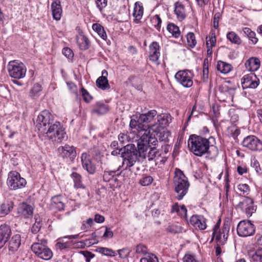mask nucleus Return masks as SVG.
<instances>
[{
	"label": "nucleus",
	"mask_w": 262,
	"mask_h": 262,
	"mask_svg": "<svg viewBox=\"0 0 262 262\" xmlns=\"http://www.w3.org/2000/svg\"><path fill=\"white\" fill-rule=\"evenodd\" d=\"M156 142L157 139L155 137L144 133L138 140L137 149L134 144L125 146L122 157L124 164L126 165V168L133 166L137 161H140V158L145 159L147 148L150 144H155Z\"/></svg>",
	"instance_id": "f257e3e1"
},
{
	"label": "nucleus",
	"mask_w": 262,
	"mask_h": 262,
	"mask_svg": "<svg viewBox=\"0 0 262 262\" xmlns=\"http://www.w3.org/2000/svg\"><path fill=\"white\" fill-rule=\"evenodd\" d=\"M215 139L210 137L208 139L196 135H191L188 140V145L190 151L195 156L201 157L209 154L213 157L218 154V149L213 146Z\"/></svg>",
	"instance_id": "f03ea898"
},
{
	"label": "nucleus",
	"mask_w": 262,
	"mask_h": 262,
	"mask_svg": "<svg viewBox=\"0 0 262 262\" xmlns=\"http://www.w3.org/2000/svg\"><path fill=\"white\" fill-rule=\"evenodd\" d=\"M157 112L155 110L148 111L147 113L140 114L139 116H133L131 118L129 126L133 129H136L138 131H145L149 130L154 132L156 123L155 117Z\"/></svg>",
	"instance_id": "7ed1b4c3"
},
{
	"label": "nucleus",
	"mask_w": 262,
	"mask_h": 262,
	"mask_svg": "<svg viewBox=\"0 0 262 262\" xmlns=\"http://www.w3.org/2000/svg\"><path fill=\"white\" fill-rule=\"evenodd\" d=\"M173 186L177 194V199L178 200H182L188 191L190 183L183 172L179 169H176L173 178Z\"/></svg>",
	"instance_id": "20e7f679"
},
{
	"label": "nucleus",
	"mask_w": 262,
	"mask_h": 262,
	"mask_svg": "<svg viewBox=\"0 0 262 262\" xmlns=\"http://www.w3.org/2000/svg\"><path fill=\"white\" fill-rule=\"evenodd\" d=\"M37 242L31 246L33 252L39 258L45 260H48L53 257V252L47 246V240L45 238H39V235L36 237Z\"/></svg>",
	"instance_id": "39448f33"
},
{
	"label": "nucleus",
	"mask_w": 262,
	"mask_h": 262,
	"mask_svg": "<svg viewBox=\"0 0 262 262\" xmlns=\"http://www.w3.org/2000/svg\"><path fill=\"white\" fill-rule=\"evenodd\" d=\"M43 135L53 142L59 143L66 140L68 138L64 128L58 121H55Z\"/></svg>",
	"instance_id": "423d86ee"
},
{
	"label": "nucleus",
	"mask_w": 262,
	"mask_h": 262,
	"mask_svg": "<svg viewBox=\"0 0 262 262\" xmlns=\"http://www.w3.org/2000/svg\"><path fill=\"white\" fill-rule=\"evenodd\" d=\"M54 123L51 114L48 111L44 110L37 117L36 126L39 133L43 135Z\"/></svg>",
	"instance_id": "0eeeda50"
},
{
	"label": "nucleus",
	"mask_w": 262,
	"mask_h": 262,
	"mask_svg": "<svg viewBox=\"0 0 262 262\" xmlns=\"http://www.w3.org/2000/svg\"><path fill=\"white\" fill-rule=\"evenodd\" d=\"M7 69L10 76L14 79H19L25 77L27 69L23 63L14 60L9 62Z\"/></svg>",
	"instance_id": "6e6552de"
},
{
	"label": "nucleus",
	"mask_w": 262,
	"mask_h": 262,
	"mask_svg": "<svg viewBox=\"0 0 262 262\" xmlns=\"http://www.w3.org/2000/svg\"><path fill=\"white\" fill-rule=\"evenodd\" d=\"M7 183L10 189L16 190L25 187L26 181L25 179L20 177L18 172L12 171L8 174Z\"/></svg>",
	"instance_id": "1a4fd4ad"
},
{
	"label": "nucleus",
	"mask_w": 262,
	"mask_h": 262,
	"mask_svg": "<svg viewBox=\"0 0 262 262\" xmlns=\"http://www.w3.org/2000/svg\"><path fill=\"white\" fill-rule=\"evenodd\" d=\"M219 224L217 223L214 225L212 234L213 238L215 237L217 242L223 244L228 238L230 223L229 221L224 222L222 230L218 231L220 227Z\"/></svg>",
	"instance_id": "9d476101"
},
{
	"label": "nucleus",
	"mask_w": 262,
	"mask_h": 262,
	"mask_svg": "<svg viewBox=\"0 0 262 262\" xmlns=\"http://www.w3.org/2000/svg\"><path fill=\"white\" fill-rule=\"evenodd\" d=\"M193 73L188 70L178 71L175 75L177 81L185 88H190L193 85Z\"/></svg>",
	"instance_id": "9b49d317"
},
{
	"label": "nucleus",
	"mask_w": 262,
	"mask_h": 262,
	"mask_svg": "<svg viewBox=\"0 0 262 262\" xmlns=\"http://www.w3.org/2000/svg\"><path fill=\"white\" fill-rule=\"evenodd\" d=\"M254 232V225L249 221H242L237 226V233L240 236H249L252 235Z\"/></svg>",
	"instance_id": "f8f14e48"
},
{
	"label": "nucleus",
	"mask_w": 262,
	"mask_h": 262,
	"mask_svg": "<svg viewBox=\"0 0 262 262\" xmlns=\"http://www.w3.org/2000/svg\"><path fill=\"white\" fill-rule=\"evenodd\" d=\"M242 145L252 151L262 150V142L255 136L245 137L242 142Z\"/></svg>",
	"instance_id": "ddd939ff"
},
{
	"label": "nucleus",
	"mask_w": 262,
	"mask_h": 262,
	"mask_svg": "<svg viewBox=\"0 0 262 262\" xmlns=\"http://www.w3.org/2000/svg\"><path fill=\"white\" fill-rule=\"evenodd\" d=\"M253 200L250 198H245L238 205L242 211L244 212L248 217L251 216L255 212L256 207L253 204Z\"/></svg>",
	"instance_id": "4468645a"
},
{
	"label": "nucleus",
	"mask_w": 262,
	"mask_h": 262,
	"mask_svg": "<svg viewBox=\"0 0 262 262\" xmlns=\"http://www.w3.org/2000/svg\"><path fill=\"white\" fill-rule=\"evenodd\" d=\"M156 123L155 124V127L154 132H159L166 126H167L172 120V118L170 114L164 113L160 115H157Z\"/></svg>",
	"instance_id": "2eb2a0df"
},
{
	"label": "nucleus",
	"mask_w": 262,
	"mask_h": 262,
	"mask_svg": "<svg viewBox=\"0 0 262 262\" xmlns=\"http://www.w3.org/2000/svg\"><path fill=\"white\" fill-rule=\"evenodd\" d=\"M259 82V79L253 73L244 75L242 79V85L243 89H255L258 85Z\"/></svg>",
	"instance_id": "dca6fc26"
},
{
	"label": "nucleus",
	"mask_w": 262,
	"mask_h": 262,
	"mask_svg": "<svg viewBox=\"0 0 262 262\" xmlns=\"http://www.w3.org/2000/svg\"><path fill=\"white\" fill-rule=\"evenodd\" d=\"M149 60L157 65L160 64L159 57L160 56V46L157 41H153L149 46Z\"/></svg>",
	"instance_id": "f3484780"
},
{
	"label": "nucleus",
	"mask_w": 262,
	"mask_h": 262,
	"mask_svg": "<svg viewBox=\"0 0 262 262\" xmlns=\"http://www.w3.org/2000/svg\"><path fill=\"white\" fill-rule=\"evenodd\" d=\"M10 227L6 224L0 226V249L3 248L11 235Z\"/></svg>",
	"instance_id": "a211bd4d"
},
{
	"label": "nucleus",
	"mask_w": 262,
	"mask_h": 262,
	"mask_svg": "<svg viewBox=\"0 0 262 262\" xmlns=\"http://www.w3.org/2000/svg\"><path fill=\"white\" fill-rule=\"evenodd\" d=\"M58 152L63 158H70L73 160L76 156V152L73 146L65 145L58 148Z\"/></svg>",
	"instance_id": "6ab92c4d"
},
{
	"label": "nucleus",
	"mask_w": 262,
	"mask_h": 262,
	"mask_svg": "<svg viewBox=\"0 0 262 262\" xmlns=\"http://www.w3.org/2000/svg\"><path fill=\"white\" fill-rule=\"evenodd\" d=\"M158 143V140L155 144H150L147 148L146 157L149 161H154L156 163L157 161L161 157V153L156 147V145ZM157 165V163H155Z\"/></svg>",
	"instance_id": "aec40b11"
},
{
	"label": "nucleus",
	"mask_w": 262,
	"mask_h": 262,
	"mask_svg": "<svg viewBox=\"0 0 262 262\" xmlns=\"http://www.w3.org/2000/svg\"><path fill=\"white\" fill-rule=\"evenodd\" d=\"M82 165L89 173L93 174L96 171L95 166L92 163L90 156L86 153H83L81 157Z\"/></svg>",
	"instance_id": "412c9836"
},
{
	"label": "nucleus",
	"mask_w": 262,
	"mask_h": 262,
	"mask_svg": "<svg viewBox=\"0 0 262 262\" xmlns=\"http://www.w3.org/2000/svg\"><path fill=\"white\" fill-rule=\"evenodd\" d=\"M33 207L26 203L19 204L18 208V213L24 218L31 217L33 214Z\"/></svg>",
	"instance_id": "4be33fe9"
},
{
	"label": "nucleus",
	"mask_w": 262,
	"mask_h": 262,
	"mask_svg": "<svg viewBox=\"0 0 262 262\" xmlns=\"http://www.w3.org/2000/svg\"><path fill=\"white\" fill-rule=\"evenodd\" d=\"M21 244V237L18 234L14 235L8 242V248L10 254L17 251Z\"/></svg>",
	"instance_id": "5701e85b"
},
{
	"label": "nucleus",
	"mask_w": 262,
	"mask_h": 262,
	"mask_svg": "<svg viewBox=\"0 0 262 262\" xmlns=\"http://www.w3.org/2000/svg\"><path fill=\"white\" fill-rule=\"evenodd\" d=\"M190 224L196 228L204 230L207 227L206 220L202 215H193L190 218Z\"/></svg>",
	"instance_id": "b1692460"
},
{
	"label": "nucleus",
	"mask_w": 262,
	"mask_h": 262,
	"mask_svg": "<svg viewBox=\"0 0 262 262\" xmlns=\"http://www.w3.org/2000/svg\"><path fill=\"white\" fill-rule=\"evenodd\" d=\"M108 73L106 70H103L101 72V76L96 80L97 86L102 90H105L110 88V85L107 78Z\"/></svg>",
	"instance_id": "393cba45"
},
{
	"label": "nucleus",
	"mask_w": 262,
	"mask_h": 262,
	"mask_svg": "<svg viewBox=\"0 0 262 262\" xmlns=\"http://www.w3.org/2000/svg\"><path fill=\"white\" fill-rule=\"evenodd\" d=\"M52 14L54 19L59 20L61 17L62 10L60 4V1H53L51 6Z\"/></svg>",
	"instance_id": "a878e982"
},
{
	"label": "nucleus",
	"mask_w": 262,
	"mask_h": 262,
	"mask_svg": "<svg viewBox=\"0 0 262 262\" xmlns=\"http://www.w3.org/2000/svg\"><path fill=\"white\" fill-rule=\"evenodd\" d=\"M144 8L142 4L140 2H136L135 4L134 12L133 15L134 17V22L138 24L142 18Z\"/></svg>",
	"instance_id": "bb28decb"
},
{
	"label": "nucleus",
	"mask_w": 262,
	"mask_h": 262,
	"mask_svg": "<svg viewBox=\"0 0 262 262\" xmlns=\"http://www.w3.org/2000/svg\"><path fill=\"white\" fill-rule=\"evenodd\" d=\"M92 113L98 115L106 114L109 110L108 106L103 103L97 102L92 106Z\"/></svg>",
	"instance_id": "cd10ccee"
},
{
	"label": "nucleus",
	"mask_w": 262,
	"mask_h": 262,
	"mask_svg": "<svg viewBox=\"0 0 262 262\" xmlns=\"http://www.w3.org/2000/svg\"><path fill=\"white\" fill-rule=\"evenodd\" d=\"M61 195L54 196L52 198L51 207L53 209L61 211L64 209V203Z\"/></svg>",
	"instance_id": "c85d7f7f"
},
{
	"label": "nucleus",
	"mask_w": 262,
	"mask_h": 262,
	"mask_svg": "<svg viewBox=\"0 0 262 262\" xmlns=\"http://www.w3.org/2000/svg\"><path fill=\"white\" fill-rule=\"evenodd\" d=\"M260 62L256 57H252L245 62V67L247 70L254 72L257 70L260 67Z\"/></svg>",
	"instance_id": "c756f323"
},
{
	"label": "nucleus",
	"mask_w": 262,
	"mask_h": 262,
	"mask_svg": "<svg viewBox=\"0 0 262 262\" xmlns=\"http://www.w3.org/2000/svg\"><path fill=\"white\" fill-rule=\"evenodd\" d=\"M77 43L80 50H86L90 46V41L88 38L81 32L76 36Z\"/></svg>",
	"instance_id": "7c9ffc66"
},
{
	"label": "nucleus",
	"mask_w": 262,
	"mask_h": 262,
	"mask_svg": "<svg viewBox=\"0 0 262 262\" xmlns=\"http://www.w3.org/2000/svg\"><path fill=\"white\" fill-rule=\"evenodd\" d=\"M247 255L251 262H262V248L248 251Z\"/></svg>",
	"instance_id": "2f4dec72"
},
{
	"label": "nucleus",
	"mask_w": 262,
	"mask_h": 262,
	"mask_svg": "<svg viewBox=\"0 0 262 262\" xmlns=\"http://www.w3.org/2000/svg\"><path fill=\"white\" fill-rule=\"evenodd\" d=\"M174 13L180 20H182L186 17L185 6L180 2H176L174 4Z\"/></svg>",
	"instance_id": "473e14b6"
},
{
	"label": "nucleus",
	"mask_w": 262,
	"mask_h": 262,
	"mask_svg": "<svg viewBox=\"0 0 262 262\" xmlns=\"http://www.w3.org/2000/svg\"><path fill=\"white\" fill-rule=\"evenodd\" d=\"M13 207V203L7 201L0 204V215L5 216L8 214Z\"/></svg>",
	"instance_id": "72a5a7b5"
},
{
	"label": "nucleus",
	"mask_w": 262,
	"mask_h": 262,
	"mask_svg": "<svg viewBox=\"0 0 262 262\" xmlns=\"http://www.w3.org/2000/svg\"><path fill=\"white\" fill-rule=\"evenodd\" d=\"M216 69L223 74H227L231 71L232 66L229 63L219 61L216 65Z\"/></svg>",
	"instance_id": "f704fd0d"
},
{
	"label": "nucleus",
	"mask_w": 262,
	"mask_h": 262,
	"mask_svg": "<svg viewBox=\"0 0 262 262\" xmlns=\"http://www.w3.org/2000/svg\"><path fill=\"white\" fill-rule=\"evenodd\" d=\"M34 219L35 223L32 225L31 230L32 233L36 234L40 231L43 224L41 218L38 214L35 215Z\"/></svg>",
	"instance_id": "c9c22d12"
},
{
	"label": "nucleus",
	"mask_w": 262,
	"mask_h": 262,
	"mask_svg": "<svg viewBox=\"0 0 262 262\" xmlns=\"http://www.w3.org/2000/svg\"><path fill=\"white\" fill-rule=\"evenodd\" d=\"M93 30L103 40L107 39V35L104 28L99 24H94L92 26Z\"/></svg>",
	"instance_id": "e433bc0d"
},
{
	"label": "nucleus",
	"mask_w": 262,
	"mask_h": 262,
	"mask_svg": "<svg viewBox=\"0 0 262 262\" xmlns=\"http://www.w3.org/2000/svg\"><path fill=\"white\" fill-rule=\"evenodd\" d=\"M227 39L232 43L239 45L242 43V39L239 36L234 32L230 31L226 35Z\"/></svg>",
	"instance_id": "4c0bfd02"
},
{
	"label": "nucleus",
	"mask_w": 262,
	"mask_h": 262,
	"mask_svg": "<svg viewBox=\"0 0 262 262\" xmlns=\"http://www.w3.org/2000/svg\"><path fill=\"white\" fill-rule=\"evenodd\" d=\"M154 181V178L150 176L144 174L142 175L139 180V184L143 186H148L151 184Z\"/></svg>",
	"instance_id": "58836bf2"
},
{
	"label": "nucleus",
	"mask_w": 262,
	"mask_h": 262,
	"mask_svg": "<svg viewBox=\"0 0 262 262\" xmlns=\"http://www.w3.org/2000/svg\"><path fill=\"white\" fill-rule=\"evenodd\" d=\"M41 91L42 87L41 84L36 83L34 84L33 86L30 90L29 96L33 98L38 97Z\"/></svg>",
	"instance_id": "ea45409f"
},
{
	"label": "nucleus",
	"mask_w": 262,
	"mask_h": 262,
	"mask_svg": "<svg viewBox=\"0 0 262 262\" xmlns=\"http://www.w3.org/2000/svg\"><path fill=\"white\" fill-rule=\"evenodd\" d=\"M168 32L175 38H178L180 35L179 28L173 23H169L167 27Z\"/></svg>",
	"instance_id": "a19ab883"
},
{
	"label": "nucleus",
	"mask_w": 262,
	"mask_h": 262,
	"mask_svg": "<svg viewBox=\"0 0 262 262\" xmlns=\"http://www.w3.org/2000/svg\"><path fill=\"white\" fill-rule=\"evenodd\" d=\"M71 177L74 183V186L76 188H84V186L82 184L81 177L77 172H73Z\"/></svg>",
	"instance_id": "79ce46f5"
},
{
	"label": "nucleus",
	"mask_w": 262,
	"mask_h": 262,
	"mask_svg": "<svg viewBox=\"0 0 262 262\" xmlns=\"http://www.w3.org/2000/svg\"><path fill=\"white\" fill-rule=\"evenodd\" d=\"M220 91L227 96L229 95L232 99L235 94V89L234 88L228 87L227 85H222L220 87Z\"/></svg>",
	"instance_id": "37998d69"
},
{
	"label": "nucleus",
	"mask_w": 262,
	"mask_h": 262,
	"mask_svg": "<svg viewBox=\"0 0 262 262\" xmlns=\"http://www.w3.org/2000/svg\"><path fill=\"white\" fill-rule=\"evenodd\" d=\"M150 22L152 26L160 31L162 20L159 15H155L150 18Z\"/></svg>",
	"instance_id": "c03bdc74"
},
{
	"label": "nucleus",
	"mask_w": 262,
	"mask_h": 262,
	"mask_svg": "<svg viewBox=\"0 0 262 262\" xmlns=\"http://www.w3.org/2000/svg\"><path fill=\"white\" fill-rule=\"evenodd\" d=\"M186 37L188 46L191 48H194L196 44V40L194 33L189 32L187 33Z\"/></svg>",
	"instance_id": "a18cd8bd"
},
{
	"label": "nucleus",
	"mask_w": 262,
	"mask_h": 262,
	"mask_svg": "<svg viewBox=\"0 0 262 262\" xmlns=\"http://www.w3.org/2000/svg\"><path fill=\"white\" fill-rule=\"evenodd\" d=\"M97 251L100 253L108 256H115L116 253L111 249L104 247H98L97 249Z\"/></svg>",
	"instance_id": "49530a36"
},
{
	"label": "nucleus",
	"mask_w": 262,
	"mask_h": 262,
	"mask_svg": "<svg viewBox=\"0 0 262 262\" xmlns=\"http://www.w3.org/2000/svg\"><path fill=\"white\" fill-rule=\"evenodd\" d=\"M140 262H158V259L154 254H151L141 258Z\"/></svg>",
	"instance_id": "de8ad7c7"
},
{
	"label": "nucleus",
	"mask_w": 262,
	"mask_h": 262,
	"mask_svg": "<svg viewBox=\"0 0 262 262\" xmlns=\"http://www.w3.org/2000/svg\"><path fill=\"white\" fill-rule=\"evenodd\" d=\"M183 262H199L196 257L194 254H186L184 256Z\"/></svg>",
	"instance_id": "09e8293b"
},
{
	"label": "nucleus",
	"mask_w": 262,
	"mask_h": 262,
	"mask_svg": "<svg viewBox=\"0 0 262 262\" xmlns=\"http://www.w3.org/2000/svg\"><path fill=\"white\" fill-rule=\"evenodd\" d=\"M216 44V37L214 34H212L211 36L206 37L207 47H213Z\"/></svg>",
	"instance_id": "8fccbe9b"
},
{
	"label": "nucleus",
	"mask_w": 262,
	"mask_h": 262,
	"mask_svg": "<svg viewBox=\"0 0 262 262\" xmlns=\"http://www.w3.org/2000/svg\"><path fill=\"white\" fill-rule=\"evenodd\" d=\"M81 91L82 93V96L84 101L86 102H90L93 99L92 96L83 88H81Z\"/></svg>",
	"instance_id": "3c124183"
},
{
	"label": "nucleus",
	"mask_w": 262,
	"mask_h": 262,
	"mask_svg": "<svg viewBox=\"0 0 262 262\" xmlns=\"http://www.w3.org/2000/svg\"><path fill=\"white\" fill-rule=\"evenodd\" d=\"M238 190L243 192V194H248L249 191V187L246 184H241L237 186Z\"/></svg>",
	"instance_id": "603ef678"
},
{
	"label": "nucleus",
	"mask_w": 262,
	"mask_h": 262,
	"mask_svg": "<svg viewBox=\"0 0 262 262\" xmlns=\"http://www.w3.org/2000/svg\"><path fill=\"white\" fill-rule=\"evenodd\" d=\"M136 253L138 254H143L147 253V247L142 245V244H139L138 245L136 248Z\"/></svg>",
	"instance_id": "864d4df0"
},
{
	"label": "nucleus",
	"mask_w": 262,
	"mask_h": 262,
	"mask_svg": "<svg viewBox=\"0 0 262 262\" xmlns=\"http://www.w3.org/2000/svg\"><path fill=\"white\" fill-rule=\"evenodd\" d=\"M222 17V14L220 12H216L213 17V26L215 29L219 28V23Z\"/></svg>",
	"instance_id": "5fc2aeb1"
},
{
	"label": "nucleus",
	"mask_w": 262,
	"mask_h": 262,
	"mask_svg": "<svg viewBox=\"0 0 262 262\" xmlns=\"http://www.w3.org/2000/svg\"><path fill=\"white\" fill-rule=\"evenodd\" d=\"M97 8L100 11L107 6V0H95Z\"/></svg>",
	"instance_id": "6e6d98bb"
},
{
	"label": "nucleus",
	"mask_w": 262,
	"mask_h": 262,
	"mask_svg": "<svg viewBox=\"0 0 262 262\" xmlns=\"http://www.w3.org/2000/svg\"><path fill=\"white\" fill-rule=\"evenodd\" d=\"M181 227L176 225H170L167 228V231L171 233H178L181 231Z\"/></svg>",
	"instance_id": "4d7b16f0"
},
{
	"label": "nucleus",
	"mask_w": 262,
	"mask_h": 262,
	"mask_svg": "<svg viewBox=\"0 0 262 262\" xmlns=\"http://www.w3.org/2000/svg\"><path fill=\"white\" fill-rule=\"evenodd\" d=\"M63 54L68 58L73 57L74 54L72 50L69 48H64L62 50Z\"/></svg>",
	"instance_id": "13d9d810"
},
{
	"label": "nucleus",
	"mask_w": 262,
	"mask_h": 262,
	"mask_svg": "<svg viewBox=\"0 0 262 262\" xmlns=\"http://www.w3.org/2000/svg\"><path fill=\"white\" fill-rule=\"evenodd\" d=\"M114 174H115V172H114V171H111V172L104 171V174L103 176V180L105 182L109 181L111 179L112 177L114 176Z\"/></svg>",
	"instance_id": "bf43d9fd"
},
{
	"label": "nucleus",
	"mask_w": 262,
	"mask_h": 262,
	"mask_svg": "<svg viewBox=\"0 0 262 262\" xmlns=\"http://www.w3.org/2000/svg\"><path fill=\"white\" fill-rule=\"evenodd\" d=\"M84 257L86 258V262H90L91 258L94 257V254L89 251H81Z\"/></svg>",
	"instance_id": "052dcab7"
},
{
	"label": "nucleus",
	"mask_w": 262,
	"mask_h": 262,
	"mask_svg": "<svg viewBox=\"0 0 262 262\" xmlns=\"http://www.w3.org/2000/svg\"><path fill=\"white\" fill-rule=\"evenodd\" d=\"M80 244H81V246L84 244L85 246H90L92 245H93L95 244L98 243V241H96L94 239H86L83 242H79Z\"/></svg>",
	"instance_id": "680f3d73"
},
{
	"label": "nucleus",
	"mask_w": 262,
	"mask_h": 262,
	"mask_svg": "<svg viewBox=\"0 0 262 262\" xmlns=\"http://www.w3.org/2000/svg\"><path fill=\"white\" fill-rule=\"evenodd\" d=\"M105 231L103 235V237L105 238L112 237L114 235L113 232L107 227L105 226Z\"/></svg>",
	"instance_id": "e2e57ef3"
},
{
	"label": "nucleus",
	"mask_w": 262,
	"mask_h": 262,
	"mask_svg": "<svg viewBox=\"0 0 262 262\" xmlns=\"http://www.w3.org/2000/svg\"><path fill=\"white\" fill-rule=\"evenodd\" d=\"M249 39L252 42V43L254 45L256 44L258 39L256 37V34L254 32L252 31L251 34L248 36Z\"/></svg>",
	"instance_id": "0e129e2a"
},
{
	"label": "nucleus",
	"mask_w": 262,
	"mask_h": 262,
	"mask_svg": "<svg viewBox=\"0 0 262 262\" xmlns=\"http://www.w3.org/2000/svg\"><path fill=\"white\" fill-rule=\"evenodd\" d=\"M118 140L121 143L123 144L125 141H128V136L124 133H120L118 135Z\"/></svg>",
	"instance_id": "69168bd1"
},
{
	"label": "nucleus",
	"mask_w": 262,
	"mask_h": 262,
	"mask_svg": "<svg viewBox=\"0 0 262 262\" xmlns=\"http://www.w3.org/2000/svg\"><path fill=\"white\" fill-rule=\"evenodd\" d=\"M119 256L122 258L126 257L128 254V250L126 249H122L118 251Z\"/></svg>",
	"instance_id": "338daca9"
},
{
	"label": "nucleus",
	"mask_w": 262,
	"mask_h": 262,
	"mask_svg": "<svg viewBox=\"0 0 262 262\" xmlns=\"http://www.w3.org/2000/svg\"><path fill=\"white\" fill-rule=\"evenodd\" d=\"M105 220V218L103 215L99 214H96L95 215L94 221L98 223H102Z\"/></svg>",
	"instance_id": "774afa93"
}]
</instances>
